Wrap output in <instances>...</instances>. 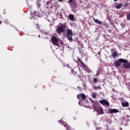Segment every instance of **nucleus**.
<instances>
[{"label":"nucleus","instance_id":"58836bf2","mask_svg":"<svg viewBox=\"0 0 130 130\" xmlns=\"http://www.w3.org/2000/svg\"><path fill=\"white\" fill-rule=\"evenodd\" d=\"M78 88H80V87H78Z\"/></svg>","mask_w":130,"mask_h":130},{"label":"nucleus","instance_id":"9b49d317","mask_svg":"<svg viewBox=\"0 0 130 130\" xmlns=\"http://www.w3.org/2000/svg\"><path fill=\"white\" fill-rule=\"evenodd\" d=\"M121 105L122 107H128L129 106V104L127 102H124L121 103Z\"/></svg>","mask_w":130,"mask_h":130},{"label":"nucleus","instance_id":"bb28decb","mask_svg":"<svg viewBox=\"0 0 130 130\" xmlns=\"http://www.w3.org/2000/svg\"><path fill=\"white\" fill-rule=\"evenodd\" d=\"M69 3H70V4H72V3H73V0H69Z\"/></svg>","mask_w":130,"mask_h":130},{"label":"nucleus","instance_id":"ddd939ff","mask_svg":"<svg viewBox=\"0 0 130 130\" xmlns=\"http://www.w3.org/2000/svg\"><path fill=\"white\" fill-rule=\"evenodd\" d=\"M68 17L70 20H71V21H74L75 20V17L73 14H69Z\"/></svg>","mask_w":130,"mask_h":130},{"label":"nucleus","instance_id":"4c0bfd02","mask_svg":"<svg viewBox=\"0 0 130 130\" xmlns=\"http://www.w3.org/2000/svg\"><path fill=\"white\" fill-rule=\"evenodd\" d=\"M127 116V117H128V116Z\"/></svg>","mask_w":130,"mask_h":130},{"label":"nucleus","instance_id":"4468645a","mask_svg":"<svg viewBox=\"0 0 130 130\" xmlns=\"http://www.w3.org/2000/svg\"><path fill=\"white\" fill-rule=\"evenodd\" d=\"M122 7V3H120L118 5L115 6V8L117 10H119Z\"/></svg>","mask_w":130,"mask_h":130},{"label":"nucleus","instance_id":"f8f14e48","mask_svg":"<svg viewBox=\"0 0 130 130\" xmlns=\"http://www.w3.org/2000/svg\"><path fill=\"white\" fill-rule=\"evenodd\" d=\"M92 20L94 21V22L96 23V24H98V25H102V21L99 20V19L93 18Z\"/></svg>","mask_w":130,"mask_h":130},{"label":"nucleus","instance_id":"7c9ffc66","mask_svg":"<svg viewBox=\"0 0 130 130\" xmlns=\"http://www.w3.org/2000/svg\"><path fill=\"white\" fill-rule=\"evenodd\" d=\"M60 42H61V44H63V42H62V41H60Z\"/></svg>","mask_w":130,"mask_h":130},{"label":"nucleus","instance_id":"c9c22d12","mask_svg":"<svg viewBox=\"0 0 130 130\" xmlns=\"http://www.w3.org/2000/svg\"><path fill=\"white\" fill-rule=\"evenodd\" d=\"M39 37H40V35H39Z\"/></svg>","mask_w":130,"mask_h":130},{"label":"nucleus","instance_id":"2f4dec72","mask_svg":"<svg viewBox=\"0 0 130 130\" xmlns=\"http://www.w3.org/2000/svg\"><path fill=\"white\" fill-rule=\"evenodd\" d=\"M58 2H62V1H63V0H58Z\"/></svg>","mask_w":130,"mask_h":130},{"label":"nucleus","instance_id":"7ed1b4c3","mask_svg":"<svg viewBox=\"0 0 130 130\" xmlns=\"http://www.w3.org/2000/svg\"><path fill=\"white\" fill-rule=\"evenodd\" d=\"M67 30V36L66 38H67L68 40L69 41H72L73 40V30L71 29H69V27L66 29Z\"/></svg>","mask_w":130,"mask_h":130},{"label":"nucleus","instance_id":"393cba45","mask_svg":"<svg viewBox=\"0 0 130 130\" xmlns=\"http://www.w3.org/2000/svg\"><path fill=\"white\" fill-rule=\"evenodd\" d=\"M128 4L127 3H125L124 5V7H125V8H126V7H127L128 6Z\"/></svg>","mask_w":130,"mask_h":130},{"label":"nucleus","instance_id":"a878e982","mask_svg":"<svg viewBox=\"0 0 130 130\" xmlns=\"http://www.w3.org/2000/svg\"><path fill=\"white\" fill-rule=\"evenodd\" d=\"M96 129H97V130H98V129H101V127H98L96 128Z\"/></svg>","mask_w":130,"mask_h":130},{"label":"nucleus","instance_id":"473e14b6","mask_svg":"<svg viewBox=\"0 0 130 130\" xmlns=\"http://www.w3.org/2000/svg\"><path fill=\"white\" fill-rule=\"evenodd\" d=\"M118 0H114V3H115L116 2H117Z\"/></svg>","mask_w":130,"mask_h":130},{"label":"nucleus","instance_id":"1a4fd4ad","mask_svg":"<svg viewBox=\"0 0 130 130\" xmlns=\"http://www.w3.org/2000/svg\"><path fill=\"white\" fill-rule=\"evenodd\" d=\"M109 111L111 114H112V113H117L119 112V110L116 109H110Z\"/></svg>","mask_w":130,"mask_h":130},{"label":"nucleus","instance_id":"20e7f679","mask_svg":"<svg viewBox=\"0 0 130 130\" xmlns=\"http://www.w3.org/2000/svg\"><path fill=\"white\" fill-rule=\"evenodd\" d=\"M123 61V59H118L116 60L115 62H114V66L115 67V68H119V67L121 66V63H122Z\"/></svg>","mask_w":130,"mask_h":130},{"label":"nucleus","instance_id":"f704fd0d","mask_svg":"<svg viewBox=\"0 0 130 130\" xmlns=\"http://www.w3.org/2000/svg\"><path fill=\"white\" fill-rule=\"evenodd\" d=\"M2 24V21H0V25Z\"/></svg>","mask_w":130,"mask_h":130},{"label":"nucleus","instance_id":"b1692460","mask_svg":"<svg viewBox=\"0 0 130 130\" xmlns=\"http://www.w3.org/2000/svg\"><path fill=\"white\" fill-rule=\"evenodd\" d=\"M37 14H38V13L37 12H36V11H35V12H34V15L35 16H37V17H38V15H37Z\"/></svg>","mask_w":130,"mask_h":130},{"label":"nucleus","instance_id":"c85d7f7f","mask_svg":"<svg viewBox=\"0 0 130 130\" xmlns=\"http://www.w3.org/2000/svg\"><path fill=\"white\" fill-rule=\"evenodd\" d=\"M67 67H68V68H69V69L71 68V67H70V65H69V64H67Z\"/></svg>","mask_w":130,"mask_h":130},{"label":"nucleus","instance_id":"f03ea898","mask_svg":"<svg viewBox=\"0 0 130 130\" xmlns=\"http://www.w3.org/2000/svg\"><path fill=\"white\" fill-rule=\"evenodd\" d=\"M97 104H98V102H92V107L94 111H96L99 114H104V112L103 111L102 107L97 106Z\"/></svg>","mask_w":130,"mask_h":130},{"label":"nucleus","instance_id":"f3484780","mask_svg":"<svg viewBox=\"0 0 130 130\" xmlns=\"http://www.w3.org/2000/svg\"><path fill=\"white\" fill-rule=\"evenodd\" d=\"M77 61H78V62L79 63L81 64V67L84 66V64H85V63H84V62H83V61H81V59H78V60H77Z\"/></svg>","mask_w":130,"mask_h":130},{"label":"nucleus","instance_id":"c756f323","mask_svg":"<svg viewBox=\"0 0 130 130\" xmlns=\"http://www.w3.org/2000/svg\"><path fill=\"white\" fill-rule=\"evenodd\" d=\"M37 1H38L37 3H40V2H41V0H37Z\"/></svg>","mask_w":130,"mask_h":130},{"label":"nucleus","instance_id":"6ab92c4d","mask_svg":"<svg viewBox=\"0 0 130 130\" xmlns=\"http://www.w3.org/2000/svg\"><path fill=\"white\" fill-rule=\"evenodd\" d=\"M93 89H94V90H97V89H101V87L100 86H96L94 85Z\"/></svg>","mask_w":130,"mask_h":130},{"label":"nucleus","instance_id":"e433bc0d","mask_svg":"<svg viewBox=\"0 0 130 130\" xmlns=\"http://www.w3.org/2000/svg\"><path fill=\"white\" fill-rule=\"evenodd\" d=\"M38 28H39V26H38Z\"/></svg>","mask_w":130,"mask_h":130},{"label":"nucleus","instance_id":"dca6fc26","mask_svg":"<svg viewBox=\"0 0 130 130\" xmlns=\"http://www.w3.org/2000/svg\"><path fill=\"white\" fill-rule=\"evenodd\" d=\"M96 96H97V93L96 92H92L91 94V97L93 99H95L96 98Z\"/></svg>","mask_w":130,"mask_h":130},{"label":"nucleus","instance_id":"4be33fe9","mask_svg":"<svg viewBox=\"0 0 130 130\" xmlns=\"http://www.w3.org/2000/svg\"><path fill=\"white\" fill-rule=\"evenodd\" d=\"M37 8H40V7H41V5H40L39 3H38V2H37Z\"/></svg>","mask_w":130,"mask_h":130},{"label":"nucleus","instance_id":"aec40b11","mask_svg":"<svg viewBox=\"0 0 130 130\" xmlns=\"http://www.w3.org/2000/svg\"><path fill=\"white\" fill-rule=\"evenodd\" d=\"M50 3H49V2H46V8H48L47 7H48V6H49V5H50Z\"/></svg>","mask_w":130,"mask_h":130},{"label":"nucleus","instance_id":"a211bd4d","mask_svg":"<svg viewBox=\"0 0 130 130\" xmlns=\"http://www.w3.org/2000/svg\"><path fill=\"white\" fill-rule=\"evenodd\" d=\"M126 20L127 21H130V13L126 14Z\"/></svg>","mask_w":130,"mask_h":130},{"label":"nucleus","instance_id":"39448f33","mask_svg":"<svg viewBox=\"0 0 130 130\" xmlns=\"http://www.w3.org/2000/svg\"><path fill=\"white\" fill-rule=\"evenodd\" d=\"M52 43L53 45L57 46L59 48V44H58V39H57L55 36H52L51 38Z\"/></svg>","mask_w":130,"mask_h":130},{"label":"nucleus","instance_id":"2eb2a0df","mask_svg":"<svg viewBox=\"0 0 130 130\" xmlns=\"http://www.w3.org/2000/svg\"><path fill=\"white\" fill-rule=\"evenodd\" d=\"M118 56V52L117 51L114 52L112 54V57L114 58V57H116Z\"/></svg>","mask_w":130,"mask_h":130},{"label":"nucleus","instance_id":"412c9836","mask_svg":"<svg viewBox=\"0 0 130 130\" xmlns=\"http://www.w3.org/2000/svg\"><path fill=\"white\" fill-rule=\"evenodd\" d=\"M93 81L94 83H97V81H98V80H97L96 79V78H94L93 79Z\"/></svg>","mask_w":130,"mask_h":130},{"label":"nucleus","instance_id":"6e6552de","mask_svg":"<svg viewBox=\"0 0 130 130\" xmlns=\"http://www.w3.org/2000/svg\"><path fill=\"white\" fill-rule=\"evenodd\" d=\"M77 98L79 100H81V99L84 100V99H86V95L84 93L78 94Z\"/></svg>","mask_w":130,"mask_h":130},{"label":"nucleus","instance_id":"72a5a7b5","mask_svg":"<svg viewBox=\"0 0 130 130\" xmlns=\"http://www.w3.org/2000/svg\"><path fill=\"white\" fill-rule=\"evenodd\" d=\"M80 101H79L78 103H79V105L81 106V104H80Z\"/></svg>","mask_w":130,"mask_h":130},{"label":"nucleus","instance_id":"423d86ee","mask_svg":"<svg viewBox=\"0 0 130 130\" xmlns=\"http://www.w3.org/2000/svg\"><path fill=\"white\" fill-rule=\"evenodd\" d=\"M123 60L124 61L122 62L123 68L124 69H130V62L124 59H123Z\"/></svg>","mask_w":130,"mask_h":130},{"label":"nucleus","instance_id":"9d476101","mask_svg":"<svg viewBox=\"0 0 130 130\" xmlns=\"http://www.w3.org/2000/svg\"><path fill=\"white\" fill-rule=\"evenodd\" d=\"M82 67L85 72H87V73H91V70H90L89 67L86 66L85 64Z\"/></svg>","mask_w":130,"mask_h":130},{"label":"nucleus","instance_id":"5701e85b","mask_svg":"<svg viewBox=\"0 0 130 130\" xmlns=\"http://www.w3.org/2000/svg\"><path fill=\"white\" fill-rule=\"evenodd\" d=\"M120 26H121L122 28H124L125 27V25H124V23H122L120 24Z\"/></svg>","mask_w":130,"mask_h":130},{"label":"nucleus","instance_id":"0eeeda50","mask_svg":"<svg viewBox=\"0 0 130 130\" xmlns=\"http://www.w3.org/2000/svg\"><path fill=\"white\" fill-rule=\"evenodd\" d=\"M99 103L102 104V105H105V106H109L110 104L108 101L106 100H103L99 101Z\"/></svg>","mask_w":130,"mask_h":130},{"label":"nucleus","instance_id":"cd10ccee","mask_svg":"<svg viewBox=\"0 0 130 130\" xmlns=\"http://www.w3.org/2000/svg\"><path fill=\"white\" fill-rule=\"evenodd\" d=\"M108 32L109 33H111V29H109L108 30Z\"/></svg>","mask_w":130,"mask_h":130},{"label":"nucleus","instance_id":"f257e3e1","mask_svg":"<svg viewBox=\"0 0 130 130\" xmlns=\"http://www.w3.org/2000/svg\"><path fill=\"white\" fill-rule=\"evenodd\" d=\"M60 26H58L56 29V31L58 34H61V33H65L67 31L68 26H67V23H59Z\"/></svg>","mask_w":130,"mask_h":130}]
</instances>
